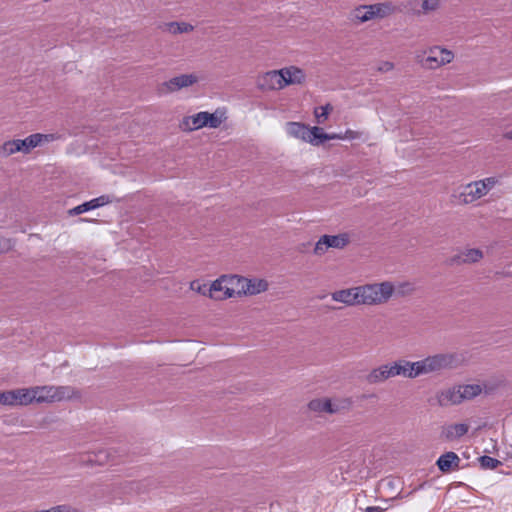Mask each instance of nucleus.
I'll list each match as a JSON object with an SVG mask.
<instances>
[{
	"label": "nucleus",
	"mask_w": 512,
	"mask_h": 512,
	"mask_svg": "<svg viewBox=\"0 0 512 512\" xmlns=\"http://www.w3.org/2000/svg\"><path fill=\"white\" fill-rule=\"evenodd\" d=\"M417 377L430 373L450 370L460 367L464 363V356L459 353H439L415 361Z\"/></svg>",
	"instance_id": "obj_1"
},
{
	"label": "nucleus",
	"mask_w": 512,
	"mask_h": 512,
	"mask_svg": "<svg viewBox=\"0 0 512 512\" xmlns=\"http://www.w3.org/2000/svg\"><path fill=\"white\" fill-rule=\"evenodd\" d=\"M360 305H380L386 303L394 293L389 281L358 286Z\"/></svg>",
	"instance_id": "obj_2"
},
{
	"label": "nucleus",
	"mask_w": 512,
	"mask_h": 512,
	"mask_svg": "<svg viewBox=\"0 0 512 512\" xmlns=\"http://www.w3.org/2000/svg\"><path fill=\"white\" fill-rule=\"evenodd\" d=\"M416 59L424 69L435 70L451 63L454 59V53L449 49L435 45L426 49L423 54H418Z\"/></svg>",
	"instance_id": "obj_3"
},
{
	"label": "nucleus",
	"mask_w": 512,
	"mask_h": 512,
	"mask_svg": "<svg viewBox=\"0 0 512 512\" xmlns=\"http://www.w3.org/2000/svg\"><path fill=\"white\" fill-rule=\"evenodd\" d=\"M32 388V397L36 403H50L70 399L74 389L70 386H35Z\"/></svg>",
	"instance_id": "obj_4"
},
{
	"label": "nucleus",
	"mask_w": 512,
	"mask_h": 512,
	"mask_svg": "<svg viewBox=\"0 0 512 512\" xmlns=\"http://www.w3.org/2000/svg\"><path fill=\"white\" fill-rule=\"evenodd\" d=\"M239 295V276H221L209 285V297L224 300Z\"/></svg>",
	"instance_id": "obj_5"
},
{
	"label": "nucleus",
	"mask_w": 512,
	"mask_h": 512,
	"mask_svg": "<svg viewBox=\"0 0 512 512\" xmlns=\"http://www.w3.org/2000/svg\"><path fill=\"white\" fill-rule=\"evenodd\" d=\"M351 406L349 399H335L318 398L309 402L308 408L316 413L337 414L342 411L348 410Z\"/></svg>",
	"instance_id": "obj_6"
},
{
	"label": "nucleus",
	"mask_w": 512,
	"mask_h": 512,
	"mask_svg": "<svg viewBox=\"0 0 512 512\" xmlns=\"http://www.w3.org/2000/svg\"><path fill=\"white\" fill-rule=\"evenodd\" d=\"M349 244V235L347 233H341L338 235H323L315 244L314 254L321 256L329 248L343 249Z\"/></svg>",
	"instance_id": "obj_7"
},
{
	"label": "nucleus",
	"mask_w": 512,
	"mask_h": 512,
	"mask_svg": "<svg viewBox=\"0 0 512 512\" xmlns=\"http://www.w3.org/2000/svg\"><path fill=\"white\" fill-rule=\"evenodd\" d=\"M284 76L280 70H271L257 77V87L263 91L280 90L284 88Z\"/></svg>",
	"instance_id": "obj_8"
},
{
	"label": "nucleus",
	"mask_w": 512,
	"mask_h": 512,
	"mask_svg": "<svg viewBox=\"0 0 512 512\" xmlns=\"http://www.w3.org/2000/svg\"><path fill=\"white\" fill-rule=\"evenodd\" d=\"M286 131L291 137L301 139L315 145L316 137H314V135L320 132V128H309L305 124L299 122H288Z\"/></svg>",
	"instance_id": "obj_9"
},
{
	"label": "nucleus",
	"mask_w": 512,
	"mask_h": 512,
	"mask_svg": "<svg viewBox=\"0 0 512 512\" xmlns=\"http://www.w3.org/2000/svg\"><path fill=\"white\" fill-rule=\"evenodd\" d=\"M487 193L483 190L480 181H474L465 185L458 195V200L463 204H470L484 197Z\"/></svg>",
	"instance_id": "obj_10"
},
{
	"label": "nucleus",
	"mask_w": 512,
	"mask_h": 512,
	"mask_svg": "<svg viewBox=\"0 0 512 512\" xmlns=\"http://www.w3.org/2000/svg\"><path fill=\"white\" fill-rule=\"evenodd\" d=\"M115 200V197L113 195H101L97 198H94L90 201H87L83 204H80L72 209L69 210L70 215H79L84 212L105 206L107 204L112 203Z\"/></svg>",
	"instance_id": "obj_11"
},
{
	"label": "nucleus",
	"mask_w": 512,
	"mask_h": 512,
	"mask_svg": "<svg viewBox=\"0 0 512 512\" xmlns=\"http://www.w3.org/2000/svg\"><path fill=\"white\" fill-rule=\"evenodd\" d=\"M392 376H402L405 378L414 379L417 378L415 362H411L405 359H399L393 362H389Z\"/></svg>",
	"instance_id": "obj_12"
},
{
	"label": "nucleus",
	"mask_w": 512,
	"mask_h": 512,
	"mask_svg": "<svg viewBox=\"0 0 512 512\" xmlns=\"http://www.w3.org/2000/svg\"><path fill=\"white\" fill-rule=\"evenodd\" d=\"M268 289L267 281L263 279H246L239 277V295H256Z\"/></svg>",
	"instance_id": "obj_13"
},
{
	"label": "nucleus",
	"mask_w": 512,
	"mask_h": 512,
	"mask_svg": "<svg viewBox=\"0 0 512 512\" xmlns=\"http://www.w3.org/2000/svg\"><path fill=\"white\" fill-rule=\"evenodd\" d=\"M332 300L341 302L347 306L360 305L358 286L337 290L331 293Z\"/></svg>",
	"instance_id": "obj_14"
},
{
	"label": "nucleus",
	"mask_w": 512,
	"mask_h": 512,
	"mask_svg": "<svg viewBox=\"0 0 512 512\" xmlns=\"http://www.w3.org/2000/svg\"><path fill=\"white\" fill-rule=\"evenodd\" d=\"M393 378L389 363L382 364L373 368L367 375L366 381L371 385L384 383L388 379Z\"/></svg>",
	"instance_id": "obj_15"
},
{
	"label": "nucleus",
	"mask_w": 512,
	"mask_h": 512,
	"mask_svg": "<svg viewBox=\"0 0 512 512\" xmlns=\"http://www.w3.org/2000/svg\"><path fill=\"white\" fill-rule=\"evenodd\" d=\"M437 401L442 407L460 404L462 398L459 385L440 391L437 395Z\"/></svg>",
	"instance_id": "obj_16"
},
{
	"label": "nucleus",
	"mask_w": 512,
	"mask_h": 512,
	"mask_svg": "<svg viewBox=\"0 0 512 512\" xmlns=\"http://www.w3.org/2000/svg\"><path fill=\"white\" fill-rule=\"evenodd\" d=\"M198 81V78L194 74H182L171 78L169 81L164 83V86L169 92H175L182 88L190 87Z\"/></svg>",
	"instance_id": "obj_17"
},
{
	"label": "nucleus",
	"mask_w": 512,
	"mask_h": 512,
	"mask_svg": "<svg viewBox=\"0 0 512 512\" xmlns=\"http://www.w3.org/2000/svg\"><path fill=\"white\" fill-rule=\"evenodd\" d=\"M281 73L284 76L283 84L285 87L288 85L302 84L306 80L305 72L296 66L284 67L281 69Z\"/></svg>",
	"instance_id": "obj_18"
},
{
	"label": "nucleus",
	"mask_w": 512,
	"mask_h": 512,
	"mask_svg": "<svg viewBox=\"0 0 512 512\" xmlns=\"http://www.w3.org/2000/svg\"><path fill=\"white\" fill-rule=\"evenodd\" d=\"M469 430V426L465 423H456L443 426L441 437L446 441H454L460 439Z\"/></svg>",
	"instance_id": "obj_19"
},
{
	"label": "nucleus",
	"mask_w": 512,
	"mask_h": 512,
	"mask_svg": "<svg viewBox=\"0 0 512 512\" xmlns=\"http://www.w3.org/2000/svg\"><path fill=\"white\" fill-rule=\"evenodd\" d=\"M206 111L183 118L181 128L185 131H194L206 127Z\"/></svg>",
	"instance_id": "obj_20"
},
{
	"label": "nucleus",
	"mask_w": 512,
	"mask_h": 512,
	"mask_svg": "<svg viewBox=\"0 0 512 512\" xmlns=\"http://www.w3.org/2000/svg\"><path fill=\"white\" fill-rule=\"evenodd\" d=\"M368 9L371 10L373 19H383L393 14L396 10L395 6L390 1L369 4Z\"/></svg>",
	"instance_id": "obj_21"
},
{
	"label": "nucleus",
	"mask_w": 512,
	"mask_h": 512,
	"mask_svg": "<svg viewBox=\"0 0 512 512\" xmlns=\"http://www.w3.org/2000/svg\"><path fill=\"white\" fill-rule=\"evenodd\" d=\"M368 6L369 5H359L355 7L349 13V20L356 25L373 20L371 10L368 9Z\"/></svg>",
	"instance_id": "obj_22"
},
{
	"label": "nucleus",
	"mask_w": 512,
	"mask_h": 512,
	"mask_svg": "<svg viewBox=\"0 0 512 512\" xmlns=\"http://www.w3.org/2000/svg\"><path fill=\"white\" fill-rule=\"evenodd\" d=\"M12 392L13 406H26L34 402L31 387L14 389Z\"/></svg>",
	"instance_id": "obj_23"
},
{
	"label": "nucleus",
	"mask_w": 512,
	"mask_h": 512,
	"mask_svg": "<svg viewBox=\"0 0 512 512\" xmlns=\"http://www.w3.org/2000/svg\"><path fill=\"white\" fill-rule=\"evenodd\" d=\"M162 31L173 35L188 33L193 31L194 27L186 22H167L161 25Z\"/></svg>",
	"instance_id": "obj_24"
},
{
	"label": "nucleus",
	"mask_w": 512,
	"mask_h": 512,
	"mask_svg": "<svg viewBox=\"0 0 512 512\" xmlns=\"http://www.w3.org/2000/svg\"><path fill=\"white\" fill-rule=\"evenodd\" d=\"M459 461L460 459L458 455L455 452L450 451L441 455L436 464L441 472H448L452 468L453 464L458 466Z\"/></svg>",
	"instance_id": "obj_25"
},
{
	"label": "nucleus",
	"mask_w": 512,
	"mask_h": 512,
	"mask_svg": "<svg viewBox=\"0 0 512 512\" xmlns=\"http://www.w3.org/2000/svg\"><path fill=\"white\" fill-rule=\"evenodd\" d=\"M483 253L481 250L472 248L467 249L462 252L460 255L456 256L453 261L457 263H476L480 259H482Z\"/></svg>",
	"instance_id": "obj_26"
},
{
	"label": "nucleus",
	"mask_w": 512,
	"mask_h": 512,
	"mask_svg": "<svg viewBox=\"0 0 512 512\" xmlns=\"http://www.w3.org/2000/svg\"><path fill=\"white\" fill-rule=\"evenodd\" d=\"M110 456L109 451L101 449L97 452L88 453L83 461L90 465H104L109 462Z\"/></svg>",
	"instance_id": "obj_27"
},
{
	"label": "nucleus",
	"mask_w": 512,
	"mask_h": 512,
	"mask_svg": "<svg viewBox=\"0 0 512 512\" xmlns=\"http://www.w3.org/2000/svg\"><path fill=\"white\" fill-rule=\"evenodd\" d=\"M459 389L461 393L462 402L477 397L483 391L482 386L479 384L459 385Z\"/></svg>",
	"instance_id": "obj_28"
},
{
	"label": "nucleus",
	"mask_w": 512,
	"mask_h": 512,
	"mask_svg": "<svg viewBox=\"0 0 512 512\" xmlns=\"http://www.w3.org/2000/svg\"><path fill=\"white\" fill-rule=\"evenodd\" d=\"M19 143L21 146V152L29 153L31 149L39 146L38 138L36 134H31L25 139H19Z\"/></svg>",
	"instance_id": "obj_29"
},
{
	"label": "nucleus",
	"mask_w": 512,
	"mask_h": 512,
	"mask_svg": "<svg viewBox=\"0 0 512 512\" xmlns=\"http://www.w3.org/2000/svg\"><path fill=\"white\" fill-rule=\"evenodd\" d=\"M16 152H21L19 139L6 141L1 147V153L4 156H10Z\"/></svg>",
	"instance_id": "obj_30"
},
{
	"label": "nucleus",
	"mask_w": 512,
	"mask_h": 512,
	"mask_svg": "<svg viewBox=\"0 0 512 512\" xmlns=\"http://www.w3.org/2000/svg\"><path fill=\"white\" fill-rule=\"evenodd\" d=\"M440 6V0H423L421 3V10L418 14H428L437 10Z\"/></svg>",
	"instance_id": "obj_31"
},
{
	"label": "nucleus",
	"mask_w": 512,
	"mask_h": 512,
	"mask_svg": "<svg viewBox=\"0 0 512 512\" xmlns=\"http://www.w3.org/2000/svg\"><path fill=\"white\" fill-rule=\"evenodd\" d=\"M314 137H316L315 145H320L326 140H333V139L342 140V133L327 134V133L323 132L322 128H320V132L316 133V135H314Z\"/></svg>",
	"instance_id": "obj_32"
},
{
	"label": "nucleus",
	"mask_w": 512,
	"mask_h": 512,
	"mask_svg": "<svg viewBox=\"0 0 512 512\" xmlns=\"http://www.w3.org/2000/svg\"><path fill=\"white\" fill-rule=\"evenodd\" d=\"M479 461L481 467L485 469H495L501 465V462L498 459L486 455L481 456Z\"/></svg>",
	"instance_id": "obj_33"
},
{
	"label": "nucleus",
	"mask_w": 512,
	"mask_h": 512,
	"mask_svg": "<svg viewBox=\"0 0 512 512\" xmlns=\"http://www.w3.org/2000/svg\"><path fill=\"white\" fill-rule=\"evenodd\" d=\"M331 109H332V107L330 106V104H327V105L320 106V107L316 108L315 109V116L317 118V122L318 123H323L327 119L328 114H329Z\"/></svg>",
	"instance_id": "obj_34"
},
{
	"label": "nucleus",
	"mask_w": 512,
	"mask_h": 512,
	"mask_svg": "<svg viewBox=\"0 0 512 512\" xmlns=\"http://www.w3.org/2000/svg\"><path fill=\"white\" fill-rule=\"evenodd\" d=\"M190 289L201 295L209 297V285L207 284H202L199 281L194 280L190 283Z\"/></svg>",
	"instance_id": "obj_35"
},
{
	"label": "nucleus",
	"mask_w": 512,
	"mask_h": 512,
	"mask_svg": "<svg viewBox=\"0 0 512 512\" xmlns=\"http://www.w3.org/2000/svg\"><path fill=\"white\" fill-rule=\"evenodd\" d=\"M483 190L488 194L490 190H492L498 183L499 180L497 177H487L482 180H479Z\"/></svg>",
	"instance_id": "obj_36"
},
{
	"label": "nucleus",
	"mask_w": 512,
	"mask_h": 512,
	"mask_svg": "<svg viewBox=\"0 0 512 512\" xmlns=\"http://www.w3.org/2000/svg\"><path fill=\"white\" fill-rule=\"evenodd\" d=\"M206 116V127L218 128L221 125L222 119L218 117L215 113L206 112Z\"/></svg>",
	"instance_id": "obj_37"
},
{
	"label": "nucleus",
	"mask_w": 512,
	"mask_h": 512,
	"mask_svg": "<svg viewBox=\"0 0 512 512\" xmlns=\"http://www.w3.org/2000/svg\"><path fill=\"white\" fill-rule=\"evenodd\" d=\"M35 134L37 135L39 146L44 143H49V142H52V141L60 138V136H58L56 134H41V133H35Z\"/></svg>",
	"instance_id": "obj_38"
},
{
	"label": "nucleus",
	"mask_w": 512,
	"mask_h": 512,
	"mask_svg": "<svg viewBox=\"0 0 512 512\" xmlns=\"http://www.w3.org/2000/svg\"><path fill=\"white\" fill-rule=\"evenodd\" d=\"M0 405L13 406V392H12V390L0 393Z\"/></svg>",
	"instance_id": "obj_39"
},
{
	"label": "nucleus",
	"mask_w": 512,
	"mask_h": 512,
	"mask_svg": "<svg viewBox=\"0 0 512 512\" xmlns=\"http://www.w3.org/2000/svg\"><path fill=\"white\" fill-rule=\"evenodd\" d=\"M393 68H394V65L392 62L385 61L379 65L378 71L379 72H388V71H391Z\"/></svg>",
	"instance_id": "obj_40"
},
{
	"label": "nucleus",
	"mask_w": 512,
	"mask_h": 512,
	"mask_svg": "<svg viewBox=\"0 0 512 512\" xmlns=\"http://www.w3.org/2000/svg\"><path fill=\"white\" fill-rule=\"evenodd\" d=\"M51 512H76L73 508L67 505H59L51 508Z\"/></svg>",
	"instance_id": "obj_41"
},
{
	"label": "nucleus",
	"mask_w": 512,
	"mask_h": 512,
	"mask_svg": "<svg viewBox=\"0 0 512 512\" xmlns=\"http://www.w3.org/2000/svg\"><path fill=\"white\" fill-rule=\"evenodd\" d=\"M358 132L356 131H353V130H346L344 134H342V140L343 139H349V140H352V139H356L358 138Z\"/></svg>",
	"instance_id": "obj_42"
},
{
	"label": "nucleus",
	"mask_w": 512,
	"mask_h": 512,
	"mask_svg": "<svg viewBox=\"0 0 512 512\" xmlns=\"http://www.w3.org/2000/svg\"><path fill=\"white\" fill-rule=\"evenodd\" d=\"M385 509L378 506H370L365 509L364 512H384Z\"/></svg>",
	"instance_id": "obj_43"
},
{
	"label": "nucleus",
	"mask_w": 512,
	"mask_h": 512,
	"mask_svg": "<svg viewBox=\"0 0 512 512\" xmlns=\"http://www.w3.org/2000/svg\"><path fill=\"white\" fill-rule=\"evenodd\" d=\"M507 138L512 139V130L510 132H507L505 135Z\"/></svg>",
	"instance_id": "obj_44"
}]
</instances>
